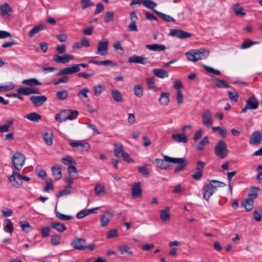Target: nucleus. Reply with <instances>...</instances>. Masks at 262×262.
Returning a JSON list of instances; mask_svg holds the SVG:
<instances>
[{"label":"nucleus","mask_w":262,"mask_h":262,"mask_svg":"<svg viewBox=\"0 0 262 262\" xmlns=\"http://www.w3.org/2000/svg\"><path fill=\"white\" fill-rule=\"evenodd\" d=\"M187 59L191 61L196 62L199 60L206 59L209 55V52L204 49L193 50L186 53Z\"/></svg>","instance_id":"1"},{"label":"nucleus","mask_w":262,"mask_h":262,"mask_svg":"<svg viewBox=\"0 0 262 262\" xmlns=\"http://www.w3.org/2000/svg\"><path fill=\"white\" fill-rule=\"evenodd\" d=\"M163 157L165 162L178 164L174 168V173H178L185 169L188 164L187 160L184 158H172L167 155H163Z\"/></svg>","instance_id":"2"},{"label":"nucleus","mask_w":262,"mask_h":262,"mask_svg":"<svg viewBox=\"0 0 262 262\" xmlns=\"http://www.w3.org/2000/svg\"><path fill=\"white\" fill-rule=\"evenodd\" d=\"M229 151L227 144L223 140H219L214 146L215 155L221 159L226 158Z\"/></svg>","instance_id":"3"},{"label":"nucleus","mask_w":262,"mask_h":262,"mask_svg":"<svg viewBox=\"0 0 262 262\" xmlns=\"http://www.w3.org/2000/svg\"><path fill=\"white\" fill-rule=\"evenodd\" d=\"M12 160L15 169L20 170L25 164L26 157L21 152L17 151L13 155Z\"/></svg>","instance_id":"4"},{"label":"nucleus","mask_w":262,"mask_h":262,"mask_svg":"<svg viewBox=\"0 0 262 262\" xmlns=\"http://www.w3.org/2000/svg\"><path fill=\"white\" fill-rule=\"evenodd\" d=\"M108 43L109 42L107 39L99 41L97 46V50L96 53L101 56L107 55L108 50Z\"/></svg>","instance_id":"5"},{"label":"nucleus","mask_w":262,"mask_h":262,"mask_svg":"<svg viewBox=\"0 0 262 262\" xmlns=\"http://www.w3.org/2000/svg\"><path fill=\"white\" fill-rule=\"evenodd\" d=\"M169 35L177 37L180 39L187 38L192 36L191 33L181 29H171Z\"/></svg>","instance_id":"6"},{"label":"nucleus","mask_w":262,"mask_h":262,"mask_svg":"<svg viewBox=\"0 0 262 262\" xmlns=\"http://www.w3.org/2000/svg\"><path fill=\"white\" fill-rule=\"evenodd\" d=\"M141 4L148 8L151 9L153 12L154 10H156L154 8L157 6V4L151 0H132L130 3V6Z\"/></svg>","instance_id":"7"},{"label":"nucleus","mask_w":262,"mask_h":262,"mask_svg":"<svg viewBox=\"0 0 262 262\" xmlns=\"http://www.w3.org/2000/svg\"><path fill=\"white\" fill-rule=\"evenodd\" d=\"M86 241L82 238L75 237L71 243L72 246L75 249L83 250L85 249Z\"/></svg>","instance_id":"8"},{"label":"nucleus","mask_w":262,"mask_h":262,"mask_svg":"<svg viewBox=\"0 0 262 262\" xmlns=\"http://www.w3.org/2000/svg\"><path fill=\"white\" fill-rule=\"evenodd\" d=\"M74 59V56L71 54H65L64 55H55L53 58L54 61L58 63L66 64L70 60Z\"/></svg>","instance_id":"9"},{"label":"nucleus","mask_w":262,"mask_h":262,"mask_svg":"<svg viewBox=\"0 0 262 262\" xmlns=\"http://www.w3.org/2000/svg\"><path fill=\"white\" fill-rule=\"evenodd\" d=\"M63 115L62 120L67 121V120H72L76 119L78 115V112L76 110H64L62 111Z\"/></svg>","instance_id":"10"},{"label":"nucleus","mask_w":262,"mask_h":262,"mask_svg":"<svg viewBox=\"0 0 262 262\" xmlns=\"http://www.w3.org/2000/svg\"><path fill=\"white\" fill-rule=\"evenodd\" d=\"M69 145L72 147H77L82 151H88L90 149V144L83 141H71Z\"/></svg>","instance_id":"11"},{"label":"nucleus","mask_w":262,"mask_h":262,"mask_svg":"<svg viewBox=\"0 0 262 262\" xmlns=\"http://www.w3.org/2000/svg\"><path fill=\"white\" fill-rule=\"evenodd\" d=\"M29 98L33 104L36 106L42 105L47 100V98L45 95L31 96Z\"/></svg>","instance_id":"12"},{"label":"nucleus","mask_w":262,"mask_h":262,"mask_svg":"<svg viewBox=\"0 0 262 262\" xmlns=\"http://www.w3.org/2000/svg\"><path fill=\"white\" fill-rule=\"evenodd\" d=\"M262 140V135L258 131L253 132L250 138L249 143L251 145H259Z\"/></svg>","instance_id":"13"},{"label":"nucleus","mask_w":262,"mask_h":262,"mask_svg":"<svg viewBox=\"0 0 262 262\" xmlns=\"http://www.w3.org/2000/svg\"><path fill=\"white\" fill-rule=\"evenodd\" d=\"M128 61L130 63H140L145 64L147 63L148 58L141 56L134 55L128 58Z\"/></svg>","instance_id":"14"},{"label":"nucleus","mask_w":262,"mask_h":262,"mask_svg":"<svg viewBox=\"0 0 262 262\" xmlns=\"http://www.w3.org/2000/svg\"><path fill=\"white\" fill-rule=\"evenodd\" d=\"M78 72V66L76 64H73L71 67L64 68L60 70L57 73V75H64L68 74H72Z\"/></svg>","instance_id":"15"},{"label":"nucleus","mask_w":262,"mask_h":262,"mask_svg":"<svg viewBox=\"0 0 262 262\" xmlns=\"http://www.w3.org/2000/svg\"><path fill=\"white\" fill-rule=\"evenodd\" d=\"M216 186H214L211 183L207 185L206 189L204 190L203 198L208 201L210 197L214 193Z\"/></svg>","instance_id":"16"},{"label":"nucleus","mask_w":262,"mask_h":262,"mask_svg":"<svg viewBox=\"0 0 262 262\" xmlns=\"http://www.w3.org/2000/svg\"><path fill=\"white\" fill-rule=\"evenodd\" d=\"M203 123L206 126H210L212 124L211 114L209 110L204 111L202 114Z\"/></svg>","instance_id":"17"},{"label":"nucleus","mask_w":262,"mask_h":262,"mask_svg":"<svg viewBox=\"0 0 262 262\" xmlns=\"http://www.w3.org/2000/svg\"><path fill=\"white\" fill-rule=\"evenodd\" d=\"M17 174L19 173L13 170L12 174L8 177L12 185L16 188L19 187L21 184V180L17 179Z\"/></svg>","instance_id":"18"},{"label":"nucleus","mask_w":262,"mask_h":262,"mask_svg":"<svg viewBox=\"0 0 262 262\" xmlns=\"http://www.w3.org/2000/svg\"><path fill=\"white\" fill-rule=\"evenodd\" d=\"M258 101L254 96L249 97L246 101V105L250 110H255L258 106Z\"/></svg>","instance_id":"19"},{"label":"nucleus","mask_w":262,"mask_h":262,"mask_svg":"<svg viewBox=\"0 0 262 262\" xmlns=\"http://www.w3.org/2000/svg\"><path fill=\"white\" fill-rule=\"evenodd\" d=\"M232 9L236 16L243 17L246 15V13L244 11V9L238 3H236L232 6Z\"/></svg>","instance_id":"20"},{"label":"nucleus","mask_w":262,"mask_h":262,"mask_svg":"<svg viewBox=\"0 0 262 262\" xmlns=\"http://www.w3.org/2000/svg\"><path fill=\"white\" fill-rule=\"evenodd\" d=\"M47 27L46 25L41 24H39L38 25H37L35 27H34L29 32L28 35L30 37H32L34 36V35L40 32L41 30H43L45 29H46Z\"/></svg>","instance_id":"21"},{"label":"nucleus","mask_w":262,"mask_h":262,"mask_svg":"<svg viewBox=\"0 0 262 262\" xmlns=\"http://www.w3.org/2000/svg\"><path fill=\"white\" fill-rule=\"evenodd\" d=\"M132 195L134 197H140L142 194V189L140 183H135L132 186Z\"/></svg>","instance_id":"22"},{"label":"nucleus","mask_w":262,"mask_h":262,"mask_svg":"<svg viewBox=\"0 0 262 262\" xmlns=\"http://www.w3.org/2000/svg\"><path fill=\"white\" fill-rule=\"evenodd\" d=\"M172 138L178 143H186L188 141L187 137L183 134H176L172 135Z\"/></svg>","instance_id":"23"},{"label":"nucleus","mask_w":262,"mask_h":262,"mask_svg":"<svg viewBox=\"0 0 262 262\" xmlns=\"http://www.w3.org/2000/svg\"><path fill=\"white\" fill-rule=\"evenodd\" d=\"M112 215L108 211H106L101 216V225L106 226L111 219Z\"/></svg>","instance_id":"24"},{"label":"nucleus","mask_w":262,"mask_h":262,"mask_svg":"<svg viewBox=\"0 0 262 262\" xmlns=\"http://www.w3.org/2000/svg\"><path fill=\"white\" fill-rule=\"evenodd\" d=\"M165 160L163 158V159H156L153 161V163L156 164V166L162 169L166 170L168 169L169 165L164 163Z\"/></svg>","instance_id":"25"},{"label":"nucleus","mask_w":262,"mask_h":262,"mask_svg":"<svg viewBox=\"0 0 262 262\" xmlns=\"http://www.w3.org/2000/svg\"><path fill=\"white\" fill-rule=\"evenodd\" d=\"M52 175L56 181L61 179L62 174L61 168L59 166H53L52 167Z\"/></svg>","instance_id":"26"},{"label":"nucleus","mask_w":262,"mask_h":262,"mask_svg":"<svg viewBox=\"0 0 262 262\" xmlns=\"http://www.w3.org/2000/svg\"><path fill=\"white\" fill-rule=\"evenodd\" d=\"M160 103L163 105H167L169 102V93L162 92L159 100Z\"/></svg>","instance_id":"27"},{"label":"nucleus","mask_w":262,"mask_h":262,"mask_svg":"<svg viewBox=\"0 0 262 262\" xmlns=\"http://www.w3.org/2000/svg\"><path fill=\"white\" fill-rule=\"evenodd\" d=\"M50 225L53 229L59 232H63L67 229L64 225L59 222H51Z\"/></svg>","instance_id":"28"},{"label":"nucleus","mask_w":262,"mask_h":262,"mask_svg":"<svg viewBox=\"0 0 262 262\" xmlns=\"http://www.w3.org/2000/svg\"><path fill=\"white\" fill-rule=\"evenodd\" d=\"M22 83L30 86L40 85L41 83L35 78L24 79Z\"/></svg>","instance_id":"29"},{"label":"nucleus","mask_w":262,"mask_h":262,"mask_svg":"<svg viewBox=\"0 0 262 262\" xmlns=\"http://www.w3.org/2000/svg\"><path fill=\"white\" fill-rule=\"evenodd\" d=\"M146 48L151 51H162L166 49V47L164 45L160 44H151L146 45Z\"/></svg>","instance_id":"30"},{"label":"nucleus","mask_w":262,"mask_h":262,"mask_svg":"<svg viewBox=\"0 0 262 262\" xmlns=\"http://www.w3.org/2000/svg\"><path fill=\"white\" fill-rule=\"evenodd\" d=\"M152 72L156 76L160 78H164L168 76L167 71L162 69H154Z\"/></svg>","instance_id":"31"},{"label":"nucleus","mask_w":262,"mask_h":262,"mask_svg":"<svg viewBox=\"0 0 262 262\" xmlns=\"http://www.w3.org/2000/svg\"><path fill=\"white\" fill-rule=\"evenodd\" d=\"M160 219L162 221H167L170 219V209L166 207V209L161 210L160 214Z\"/></svg>","instance_id":"32"},{"label":"nucleus","mask_w":262,"mask_h":262,"mask_svg":"<svg viewBox=\"0 0 262 262\" xmlns=\"http://www.w3.org/2000/svg\"><path fill=\"white\" fill-rule=\"evenodd\" d=\"M25 118L33 122H37L41 119V116L36 113H31L26 115Z\"/></svg>","instance_id":"33"},{"label":"nucleus","mask_w":262,"mask_h":262,"mask_svg":"<svg viewBox=\"0 0 262 262\" xmlns=\"http://www.w3.org/2000/svg\"><path fill=\"white\" fill-rule=\"evenodd\" d=\"M154 12L157 14L160 17H161V18H162L163 20L167 22H175V19L173 17L168 15L159 12L156 10H154Z\"/></svg>","instance_id":"34"},{"label":"nucleus","mask_w":262,"mask_h":262,"mask_svg":"<svg viewBox=\"0 0 262 262\" xmlns=\"http://www.w3.org/2000/svg\"><path fill=\"white\" fill-rule=\"evenodd\" d=\"M242 205L247 211H250L253 208V200L251 199H247L245 201L242 203Z\"/></svg>","instance_id":"35"},{"label":"nucleus","mask_w":262,"mask_h":262,"mask_svg":"<svg viewBox=\"0 0 262 262\" xmlns=\"http://www.w3.org/2000/svg\"><path fill=\"white\" fill-rule=\"evenodd\" d=\"M4 230L6 232H9L12 234L13 232L14 228L13 225L10 219H7L4 220Z\"/></svg>","instance_id":"36"},{"label":"nucleus","mask_w":262,"mask_h":262,"mask_svg":"<svg viewBox=\"0 0 262 262\" xmlns=\"http://www.w3.org/2000/svg\"><path fill=\"white\" fill-rule=\"evenodd\" d=\"M119 250L121 254H127L128 255L132 256L134 255L133 252L130 248L126 245H123L118 247Z\"/></svg>","instance_id":"37"},{"label":"nucleus","mask_w":262,"mask_h":262,"mask_svg":"<svg viewBox=\"0 0 262 262\" xmlns=\"http://www.w3.org/2000/svg\"><path fill=\"white\" fill-rule=\"evenodd\" d=\"M1 14L3 16L9 15V13L12 12V9L10 6L7 4L2 5L0 7Z\"/></svg>","instance_id":"38"},{"label":"nucleus","mask_w":262,"mask_h":262,"mask_svg":"<svg viewBox=\"0 0 262 262\" xmlns=\"http://www.w3.org/2000/svg\"><path fill=\"white\" fill-rule=\"evenodd\" d=\"M208 138L207 136L204 137L195 146V149L198 151H202L204 149V146L206 144L209 143Z\"/></svg>","instance_id":"39"},{"label":"nucleus","mask_w":262,"mask_h":262,"mask_svg":"<svg viewBox=\"0 0 262 262\" xmlns=\"http://www.w3.org/2000/svg\"><path fill=\"white\" fill-rule=\"evenodd\" d=\"M111 94L114 101L117 102H122L123 101V100L121 94L118 90H112Z\"/></svg>","instance_id":"40"},{"label":"nucleus","mask_w":262,"mask_h":262,"mask_svg":"<svg viewBox=\"0 0 262 262\" xmlns=\"http://www.w3.org/2000/svg\"><path fill=\"white\" fill-rule=\"evenodd\" d=\"M114 146L115 156L117 157H121L123 154L124 152L122 145H118V144L115 143L114 144Z\"/></svg>","instance_id":"41"},{"label":"nucleus","mask_w":262,"mask_h":262,"mask_svg":"<svg viewBox=\"0 0 262 262\" xmlns=\"http://www.w3.org/2000/svg\"><path fill=\"white\" fill-rule=\"evenodd\" d=\"M259 188L256 187H253L250 188V192L248 195V199H251L253 200L254 199H256L258 195V192Z\"/></svg>","instance_id":"42"},{"label":"nucleus","mask_w":262,"mask_h":262,"mask_svg":"<svg viewBox=\"0 0 262 262\" xmlns=\"http://www.w3.org/2000/svg\"><path fill=\"white\" fill-rule=\"evenodd\" d=\"M215 85L220 88H228L230 87V85L226 81L222 79H220L218 78L215 79Z\"/></svg>","instance_id":"43"},{"label":"nucleus","mask_w":262,"mask_h":262,"mask_svg":"<svg viewBox=\"0 0 262 262\" xmlns=\"http://www.w3.org/2000/svg\"><path fill=\"white\" fill-rule=\"evenodd\" d=\"M259 44L258 41H254L249 39H246L241 46V49H247L254 45Z\"/></svg>","instance_id":"44"},{"label":"nucleus","mask_w":262,"mask_h":262,"mask_svg":"<svg viewBox=\"0 0 262 262\" xmlns=\"http://www.w3.org/2000/svg\"><path fill=\"white\" fill-rule=\"evenodd\" d=\"M146 82L147 84L148 88L149 89L154 90L155 91L157 90V86L155 81V78L149 77L146 79Z\"/></svg>","instance_id":"45"},{"label":"nucleus","mask_w":262,"mask_h":262,"mask_svg":"<svg viewBox=\"0 0 262 262\" xmlns=\"http://www.w3.org/2000/svg\"><path fill=\"white\" fill-rule=\"evenodd\" d=\"M134 91L136 96L141 98L143 96V88L141 84H137L134 86Z\"/></svg>","instance_id":"46"},{"label":"nucleus","mask_w":262,"mask_h":262,"mask_svg":"<svg viewBox=\"0 0 262 262\" xmlns=\"http://www.w3.org/2000/svg\"><path fill=\"white\" fill-rule=\"evenodd\" d=\"M53 138L54 137L52 134L49 135L48 133H45L43 137L45 143L49 146L52 144Z\"/></svg>","instance_id":"47"},{"label":"nucleus","mask_w":262,"mask_h":262,"mask_svg":"<svg viewBox=\"0 0 262 262\" xmlns=\"http://www.w3.org/2000/svg\"><path fill=\"white\" fill-rule=\"evenodd\" d=\"M57 98L61 100H66L68 97V92L67 90L58 91L56 93Z\"/></svg>","instance_id":"48"},{"label":"nucleus","mask_w":262,"mask_h":262,"mask_svg":"<svg viewBox=\"0 0 262 262\" xmlns=\"http://www.w3.org/2000/svg\"><path fill=\"white\" fill-rule=\"evenodd\" d=\"M55 214L58 219L62 221H69L72 219V216L63 214L58 211H55Z\"/></svg>","instance_id":"49"},{"label":"nucleus","mask_w":262,"mask_h":262,"mask_svg":"<svg viewBox=\"0 0 262 262\" xmlns=\"http://www.w3.org/2000/svg\"><path fill=\"white\" fill-rule=\"evenodd\" d=\"M20 224L22 230L25 232L28 233L31 230V227L27 221L21 222Z\"/></svg>","instance_id":"50"},{"label":"nucleus","mask_w":262,"mask_h":262,"mask_svg":"<svg viewBox=\"0 0 262 262\" xmlns=\"http://www.w3.org/2000/svg\"><path fill=\"white\" fill-rule=\"evenodd\" d=\"M139 172L143 176L147 177L149 175V172L146 165L139 166L138 167Z\"/></svg>","instance_id":"51"},{"label":"nucleus","mask_w":262,"mask_h":262,"mask_svg":"<svg viewBox=\"0 0 262 262\" xmlns=\"http://www.w3.org/2000/svg\"><path fill=\"white\" fill-rule=\"evenodd\" d=\"M17 92L19 94L24 95H29L31 94V87H22L17 89Z\"/></svg>","instance_id":"52"},{"label":"nucleus","mask_w":262,"mask_h":262,"mask_svg":"<svg viewBox=\"0 0 262 262\" xmlns=\"http://www.w3.org/2000/svg\"><path fill=\"white\" fill-rule=\"evenodd\" d=\"M61 161L65 164H76V162L74 159H73L72 157L70 156H67L66 157H63L61 159Z\"/></svg>","instance_id":"53"},{"label":"nucleus","mask_w":262,"mask_h":262,"mask_svg":"<svg viewBox=\"0 0 262 262\" xmlns=\"http://www.w3.org/2000/svg\"><path fill=\"white\" fill-rule=\"evenodd\" d=\"M228 95L229 98L233 101L237 102L238 99V94L236 92H228Z\"/></svg>","instance_id":"54"},{"label":"nucleus","mask_w":262,"mask_h":262,"mask_svg":"<svg viewBox=\"0 0 262 262\" xmlns=\"http://www.w3.org/2000/svg\"><path fill=\"white\" fill-rule=\"evenodd\" d=\"M89 92V89L87 88H84L78 92L77 96L80 99H82V97L87 98H88V93Z\"/></svg>","instance_id":"55"},{"label":"nucleus","mask_w":262,"mask_h":262,"mask_svg":"<svg viewBox=\"0 0 262 262\" xmlns=\"http://www.w3.org/2000/svg\"><path fill=\"white\" fill-rule=\"evenodd\" d=\"M81 8L85 9L88 7L93 6L94 4L91 0H81Z\"/></svg>","instance_id":"56"},{"label":"nucleus","mask_w":262,"mask_h":262,"mask_svg":"<svg viewBox=\"0 0 262 262\" xmlns=\"http://www.w3.org/2000/svg\"><path fill=\"white\" fill-rule=\"evenodd\" d=\"M203 68L205 70H206L208 72L211 73L212 74L215 75H219L221 74V72L218 70L214 69L213 68L207 66L206 65H204Z\"/></svg>","instance_id":"57"},{"label":"nucleus","mask_w":262,"mask_h":262,"mask_svg":"<svg viewBox=\"0 0 262 262\" xmlns=\"http://www.w3.org/2000/svg\"><path fill=\"white\" fill-rule=\"evenodd\" d=\"M114 14L113 12H107L104 17V21L105 23H108L114 20Z\"/></svg>","instance_id":"58"},{"label":"nucleus","mask_w":262,"mask_h":262,"mask_svg":"<svg viewBox=\"0 0 262 262\" xmlns=\"http://www.w3.org/2000/svg\"><path fill=\"white\" fill-rule=\"evenodd\" d=\"M40 232L43 238L47 237L50 235V228L49 227H41Z\"/></svg>","instance_id":"59"},{"label":"nucleus","mask_w":262,"mask_h":262,"mask_svg":"<svg viewBox=\"0 0 262 262\" xmlns=\"http://www.w3.org/2000/svg\"><path fill=\"white\" fill-rule=\"evenodd\" d=\"M15 87L14 84L12 82L9 83L8 84L5 85H0V92L3 91H9L13 89Z\"/></svg>","instance_id":"60"},{"label":"nucleus","mask_w":262,"mask_h":262,"mask_svg":"<svg viewBox=\"0 0 262 262\" xmlns=\"http://www.w3.org/2000/svg\"><path fill=\"white\" fill-rule=\"evenodd\" d=\"M95 190L97 195H100L101 193L104 194L105 193V188L103 185L98 184L96 185Z\"/></svg>","instance_id":"61"},{"label":"nucleus","mask_w":262,"mask_h":262,"mask_svg":"<svg viewBox=\"0 0 262 262\" xmlns=\"http://www.w3.org/2000/svg\"><path fill=\"white\" fill-rule=\"evenodd\" d=\"M51 240L53 246H57L60 243V236L57 234H54L51 236Z\"/></svg>","instance_id":"62"},{"label":"nucleus","mask_w":262,"mask_h":262,"mask_svg":"<svg viewBox=\"0 0 262 262\" xmlns=\"http://www.w3.org/2000/svg\"><path fill=\"white\" fill-rule=\"evenodd\" d=\"M103 87V86L101 85L100 84L94 86L93 89H94V94L96 96L100 95L101 94V92H102V91L104 90V88Z\"/></svg>","instance_id":"63"},{"label":"nucleus","mask_w":262,"mask_h":262,"mask_svg":"<svg viewBox=\"0 0 262 262\" xmlns=\"http://www.w3.org/2000/svg\"><path fill=\"white\" fill-rule=\"evenodd\" d=\"M177 101L178 104H181L183 103V95L182 92L179 90L177 93Z\"/></svg>","instance_id":"64"}]
</instances>
